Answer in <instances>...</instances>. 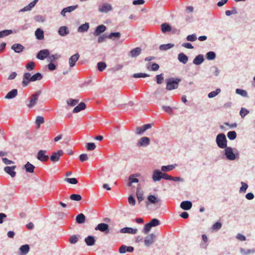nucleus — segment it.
Instances as JSON below:
<instances>
[{"mask_svg": "<svg viewBox=\"0 0 255 255\" xmlns=\"http://www.w3.org/2000/svg\"><path fill=\"white\" fill-rule=\"evenodd\" d=\"M11 49L16 53H20L24 49V47L20 44H14L11 46Z\"/></svg>", "mask_w": 255, "mask_h": 255, "instance_id": "393cba45", "label": "nucleus"}, {"mask_svg": "<svg viewBox=\"0 0 255 255\" xmlns=\"http://www.w3.org/2000/svg\"><path fill=\"white\" fill-rule=\"evenodd\" d=\"M89 28V24L88 23H85V24H82L80 25L78 29V31L79 32H84L87 31Z\"/></svg>", "mask_w": 255, "mask_h": 255, "instance_id": "473e14b6", "label": "nucleus"}, {"mask_svg": "<svg viewBox=\"0 0 255 255\" xmlns=\"http://www.w3.org/2000/svg\"><path fill=\"white\" fill-rule=\"evenodd\" d=\"M44 122V119L43 117L38 116L36 119L35 123L37 126V128H39L41 124Z\"/></svg>", "mask_w": 255, "mask_h": 255, "instance_id": "37998d69", "label": "nucleus"}, {"mask_svg": "<svg viewBox=\"0 0 255 255\" xmlns=\"http://www.w3.org/2000/svg\"><path fill=\"white\" fill-rule=\"evenodd\" d=\"M17 94V90L13 89L9 92L5 97V99H10L14 98Z\"/></svg>", "mask_w": 255, "mask_h": 255, "instance_id": "c756f323", "label": "nucleus"}, {"mask_svg": "<svg viewBox=\"0 0 255 255\" xmlns=\"http://www.w3.org/2000/svg\"><path fill=\"white\" fill-rule=\"evenodd\" d=\"M141 51V49L139 47H136L132 49L130 52L129 55L132 57H135L139 55Z\"/></svg>", "mask_w": 255, "mask_h": 255, "instance_id": "4be33fe9", "label": "nucleus"}, {"mask_svg": "<svg viewBox=\"0 0 255 255\" xmlns=\"http://www.w3.org/2000/svg\"><path fill=\"white\" fill-rule=\"evenodd\" d=\"M136 195L139 203L143 200V191L139 187H137L136 189Z\"/></svg>", "mask_w": 255, "mask_h": 255, "instance_id": "cd10ccee", "label": "nucleus"}, {"mask_svg": "<svg viewBox=\"0 0 255 255\" xmlns=\"http://www.w3.org/2000/svg\"><path fill=\"white\" fill-rule=\"evenodd\" d=\"M241 184H242V186L240 189V192L245 193V192H246V191L248 187V185L247 183H246L244 182H242Z\"/></svg>", "mask_w": 255, "mask_h": 255, "instance_id": "bf43d9fd", "label": "nucleus"}, {"mask_svg": "<svg viewBox=\"0 0 255 255\" xmlns=\"http://www.w3.org/2000/svg\"><path fill=\"white\" fill-rule=\"evenodd\" d=\"M156 82L158 84H160L162 83V82L163 81V79H164L163 74H161L160 75H156Z\"/></svg>", "mask_w": 255, "mask_h": 255, "instance_id": "052dcab7", "label": "nucleus"}, {"mask_svg": "<svg viewBox=\"0 0 255 255\" xmlns=\"http://www.w3.org/2000/svg\"><path fill=\"white\" fill-rule=\"evenodd\" d=\"M227 139L224 133L219 134L216 137V142L218 146L221 148H224L227 147Z\"/></svg>", "mask_w": 255, "mask_h": 255, "instance_id": "f03ea898", "label": "nucleus"}, {"mask_svg": "<svg viewBox=\"0 0 255 255\" xmlns=\"http://www.w3.org/2000/svg\"><path fill=\"white\" fill-rule=\"evenodd\" d=\"M35 66V64L34 62L31 61L28 62L26 65V68L28 71H31L34 69Z\"/></svg>", "mask_w": 255, "mask_h": 255, "instance_id": "8fccbe9b", "label": "nucleus"}, {"mask_svg": "<svg viewBox=\"0 0 255 255\" xmlns=\"http://www.w3.org/2000/svg\"><path fill=\"white\" fill-rule=\"evenodd\" d=\"M227 136L230 139L234 140L237 137V133L235 131H230L228 132Z\"/></svg>", "mask_w": 255, "mask_h": 255, "instance_id": "c03bdc74", "label": "nucleus"}, {"mask_svg": "<svg viewBox=\"0 0 255 255\" xmlns=\"http://www.w3.org/2000/svg\"><path fill=\"white\" fill-rule=\"evenodd\" d=\"M79 102V100L69 99L67 101V104L71 107H74Z\"/></svg>", "mask_w": 255, "mask_h": 255, "instance_id": "79ce46f5", "label": "nucleus"}, {"mask_svg": "<svg viewBox=\"0 0 255 255\" xmlns=\"http://www.w3.org/2000/svg\"><path fill=\"white\" fill-rule=\"evenodd\" d=\"M88 156L87 154L83 153L79 156V159L81 162H84L88 159Z\"/></svg>", "mask_w": 255, "mask_h": 255, "instance_id": "774afa93", "label": "nucleus"}, {"mask_svg": "<svg viewBox=\"0 0 255 255\" xmlns=\"http://www.w3.org/2000/svg\"><path fill=\"white\" fill-rule=\"evenodd\" d=\"M41 94V91L38 90L34 94L31 95V96L29 97V103L27 104V107L28 108H32L36 105L39 96Z\"/></svg>", "mask_w": 255, "mask_h": 255, "instance_id": "7ed1b4c3", "label": "nucleus"}, {"mask_svg": "<svg viewBox=\"0 0 255 255\" xmlns=\"http://www.w3.org/2000/svg\"><path fill=\"white\" fill-rule=\"evenodd\" d=\"M31 75L29 73H25L23 76V80L22 82V85L23 87H26L28 85L29 82L31 81Z\"/></svg>", "mask_w": 255, "mask_h": 255, "instance_id": "ddd939ff", "label": "nucleus"}, {"mask_svg": "<svg viewBox=\"0 0 255 255\" xmlns=\"http://www.w3.org/2000/svg\"><path fill=\"white\" fill-rule=\"evenodd\" d=\"M86 105L83 102H81L78 105H77L73 110V113H77L80 111L84 110L86 109Z\"/></svg>", "mask_w": 255, "mask_h": 255, "instance_id": "6ab92c4d", "label": "nucleus"}, {"mask_svg": "<svg viewBox=\"0 0 255 255\" xmlns=\"http://www.w3.org/2000/svg\"><path fill=\"white\" fill-rule=\"evenodd\" d=\"M186 39L189 41H194L197 39V36L195 34L189 35L187 36Z\"/></svg>", "mask_w": 255, "mask_h": 255, "instance_id": "0e129e2a", "label": "nucleus"}, {"mask_svg": "<svg viewBox=\"0 0 255 255\" xmlns=\"http://www.w3.org/2000/svg\"><path fill=\"white\" fill-rule=\"evenodd\" d=\"M70 198L71 200H74V201H80L82 199V197L80 195L75 194H72L70 196Z\"/></svg>", "mask_w": 255, "mask_h": 255, "instance_id": "13d9d810", "label": "nucleus"}, {"mask_svg": "<svg viewBox=\"0 0 255 255\" xmlns=\"http://www.w3.org/2000/svg\"><path fill=\"white\" fill-rule=\"evenodd\" d=\"M225 154L229 160H233L236 158V155L231 147H226L225 149Z\"/></svg>", "mask_w": 255, "mask_h": 255, "instance_id": "0eeeda50", "label": "nucleus"}, {"mask_svg": "<svg viewBox=\"0 0 255 255\" xmlns=\"http://www.w3.org/2000/svg\"><path fill=\"white\" fill-rule=\"evenodd\" d=\"M50 52L48 49H43L40 50L36 55V57L40 60H44L48 57Z\"/></svg>", "mask_w": 255, "mask_h": 255, "instance_id": "1a4fd4ad", "label": "nucleus"}, {"mask_svg": "<svg viewBox=\"0 0 255 255\" xmlns=\"http://www.w3.org/2000/svg\"><path fill=\"white\" fill-rule=\"evenodd\" d=\"M78 241V237L76 235H73L69 238V242L71 244H74Z\"/></svg>", "mask_w": 255, "mask_h": 255, "instance_id": "680f3d73", "label": "nucleus"}, {"mask_svg": "<svg viewBox=\"0 0 255 255\" xmlns=\"http://www.w3.org/2000/svg\"><path fill=\"white\" fill-rule=\"evenodd\" d=\"M38 0H34L33 1L30 2L28 5L25 6L22 9L20 10L21 11H26L30 10L32 8H33L36 3L38 2Z\"/></svg>", "mask_w": 255, "mask_h": 255, "instance_id": "b1692460", "label": "nucleus"}, {"mask_svg": "<svg viewBox=\"0 0 255 255\" xmlns=\"http://www.w3.org/2000/svg\"><path fill=\"white\" fill-rule=\"evenodd\" d=\"M134 251V248L131 246H127L126 245L121 246L119 251L121 254H124L126 252L132 253Z\"/></svg>", "mask_w": 255, "mask_h": 255, "instance_id": "9b49d317", "label": "nucleus"}, {"mask_svg": "<svg viewBox=\"0 0 255 255\" xmlns=\"http://www.w3.org/2000/svg\"><path fill=\"white\" fill-rule=\"evenodd\" d=\"M15 168V166H6L4 168V171L11 177H14L16 175V172L14 171Z\"/></svg>", "mask_w": 255, "mask_h": 255, "instance_id": "f8f14e48", "label": "nucleus"}, {"mask_svg": "<svg viewBox=\"0 0 255 255\" xmlns=\"http://www.w3.org/2000/svg\"><path fill=\"white\" fill-rule=\"evenodd\" d=\"M178 59L180 62L183 64H186L188 60V56L183 53H181L178 54Z\"/></svg>", "mask_w": 255, "mask_h": 255, "instance_id": "bb28decb", "label": "nucleus"}, {"mask_svg": "<svg viewBox=\"0 0 255 255\" xmlns=\"http://www.w3.org/2000/svg\"><path fill=\"white\" fill-rule=\"evenodd\" d=\"M35 34L38 39L41 40L44 38L43 31L40 28L36 30Z\"/></svg>", "mask_w": 255, "mask_h": 255, "instance_id": "4c0bfd02", "label": "nucleus"}, {"mask_svg": "<svg viewBox=\"0 0 255 255\" xmlns=\"http://www.w3.org/2000/svg\"><path fill=\"white\" fill-rule=\"evenodd\" d=\"M150 143V139L147 137H142L138 141V145L139 146H147Z\"/></svg>", "mask_w": 255, "mask_h": 255, "instance_id": "aec40b11", "label": "nucleus"}, {"mask_svg": "<svg viewBox=\"0 0 255 255\" xmlns=\"http://www.w3.org/2000/svg\"><path fill=\"white\" fill-rule=\"evenodd\" d=\"M174 168L173 165H169L167 166H162L161 167V170L163 172H167L172 170Z\"/></svg>", "mask_w": 255, "mask_h": 255, "instance_id": "de8ad7c7", "label": "nucleus"}, {"mask_svg": "<svg viewBox=\"0 0 255 255\" xmlns=\"http://www.w3.org/2000/svg\"><path fill=\"white\" fill-rule=\"evenodd\" d=\"M65 181H67V182L72 184H76L78 183L77 180L75 178H67L65 179Z\"/></svg>", "mask_w": 255, "mask_h": 255, "instance_id": "69168bd1", "label": "nucleus"}, {"mask_svg": "<svg viewBox=\"0 0 255 255\" xmlns=\"http://www.w3.org/2000/svg\"><path fill=\"white\" fill-rule=\"evenodd\" d=\"M204 57L202 55H198L193 60V63L196 65H200L204 61Z\"/></svg>", "mask_w": 255, "mask_h": 255, "instance_id": "2f4dec72", "label": "nucleus"}, {"mask_svg": "<svg viewBox=\"0 0 255 255\" xmlns=\"http://www.w3.org/2000/svg\"><path fill=\"white\" fill-rule=\"evenodd\" d=\"M147 200L148 202H146V205H147L148 203H149L157 206L158 207H159L161 206V199L155 195H149L147 197Z\"/></svg>", "mask_w": 255, "mask_h": 255, "instance_id": "20e7f679", "label": "nucleus"}, {"mask_svg": "<svg viewBox=\"0 0 255 255\" xmlns=\"http://www.w3.org/2000/svg\"><path fill=\"white\" fill-rule=\"evenodd\" d=\"M19 250L20 252V255H25L29 251V246L28 245H22L20 247Z\"/></svg>", "mask_w": 255, "mask_h": 255, "instance_id": "c85d7f7f", "label": "nucleus"}, {"mask_svg": "<svg viewBox=\"0 0 255 255\" xmlns=\"http://www.w3.org/2000/svg\"><path fill=\"white\" fill-rule=\"evenodd\" d=\"M96 147L95 144L93 142L87 143L86 146V148L88 151L94 150L96 148Z\"/></svg>", "mask_w": 255, "mask_h": 255, "instance_id": "a18cd8bd", "label": "nucleus"}, {"mask_svg": "<svg viewBox=\"0 0 255 255\" xmlns=\"http://www.w3.org/2000/svg\"><path fill=\"white\" fill-rule=\"evenodd\" d=\"M138 175L137 174H131L129 176L128 178V186H131L132 183H137L138 182V179L136 178Z\"/></svg>", "mask_w": 255, "mask_h": 255, "instance_id": "5701e85b", "label": "nucleus"}, {"mask_svg": "<svg viewBox=\"0 0 255 255\" xmlns=\"http://www.w3.org/2000/svg\"><path fill=\"white\" fill-rule=\"evenodd\" d=\"M12 31L11 30H4L0 31V38L4 36L8 35L12 33Z\"/></svg>", "mask_w": 255, "mask_h": 255, "instance_id": "09e8293b", "label": "nucleus"}, {"mask_svg": "<svg viewBox=\"0 0 255 255\" xmlns=\"http://www.w3.org/2000/svg\"><path fill=\"white\" fill-rule=\"evenodd\" d=\"M43 77L42 75L40 73H37L34 74L31 77V81L32 82L35 81L37 80H40Z\"/></svg>", "mask_w": 255, "mask_h": 255, "instance_id": "ea45409f", "label": "nucleus"}, {"mask_svg": "<svg viewBox=\"0 0 255 255\" xmlns=\"http://www.w3.org/2000/svg\"><path fill=\"white\" fill-rule=\"evenodd\" d=\"M106 30V27L104 25H100L96 27L94 31V34L96 36H98L101 33L104 32Z\"/></svg>", "mask_w": 255, "mask_h": 255, "instance_id": "f3484780", "label": "nucleus"}, {"mask_svg": "<svg viewBox=\"0 0 255 255\" xmlns=\"http://www.w3.org/2000/svg\"><path fill=\"white\" fill-rule=\"evenodd\" d=\"M149 75L145 74V73H135L133 75L132 77L135 78H145L149 77Z\"/></svg>", "mask_w": 255, "mask_h": 255, "instance_id": "5fc2aeb1", "label": "nucleus"}, {"mask_svg": "<svg viewBox=\"0 0 255 255\" xmlns=\"http://www.w3.org/2000/svg\"><path fill=\"white\" fill-rule=\"evenodd\" d=\"M237 94H239L243 97H246L248 96V93L246 91L240 89H237L236 90Z\"/></svg>", "mask_w": 255, "mask_h": 255, "instance_id": "603ef678", "label": "nucleus"}, {"mask_svg": "<svg viewBox=\"0 0 255 255\" xmlns=\"http://www.w3.org/2000/svg\"><path fill=\"white\" fill-rule=\"evenodd\" d=\"M112 10V5L107 3H104L99 6V10L101 12H108Z\"/></svg>", "mask_w": 255, "mask_h": 255, "instance_id": "9d476101", "label": "nucleus"}, {"mask_svg": "<svg viewBox=\"0 0 255 255\" xmlns=\"http://www.w3.org/2000/svg\"><path fill=\"white\" fill-rule=\"evenodd\" d=\"M46 152L47 151L46 150H39L37 155V159L42 162L47 161L49 159V156L46 154Z\"/></svg>", "mask_w": 255, "mask_h": 255, "instance_id": "6e6552de", "label": "nucleus"}, {"mask_svg": "<svg viewBox=\"0 0 255 255\" xmlns=\"http://www.w3.org/2000/svg\"><path fill=\"white\" fill-rule=\"evenodd\" d=\"M98 70L103 71L107 67V65L105 62H100L97 64Z\"/></svg>", "mask_w": 255, "mask_h": 255, "instance_id": "49530a36", "label": "nucleus"}, {"mask_svg": "<svg viewBox=\"0 0 255 255\" xmlns=\"http://www.w3.org/2000/svg\"><path fill=\"white\" fill-rule=\"evenodd\" d=\"M121 37V33L120 32H112L108 36V38L111 39H119Z\"/></svg>", "mask_w": 255, "mask_h": 255, "instance_id": "58836bf2", "label": "nucleus"}, {"mask_svg": "<svg viewBox=\"0 0 255 255\" xmlns=\"http://www.w3.org/2000/svg\"><path fill=\"white\" fill-rule=\"evenodd\" d=\"M192 204L190 201H183L180 204V207L185 210H188L192 207Z\"/></svg>", "mask_w": 255, "mask_h": 255, "instance_id": "a211bd4d", "label": "nucleus"}, {"mask_svg": "<svg viewBox=\"0 0 255 255\" xmlns=\"http://www.w3.org/2000/svg\"><path fill=\"white\" fill-rule=\"evenodd\" d=\"M64 154V152L62 150L60 149L56 152L52 153L50 157V160L53 162H56L59 160L60 157Z\"/></svg>", "mask_w": 255, "mask_h": 255, "instance_id": "39448f33", "label": "nucleus"}, {"mask_svg": "<svg viewBox=\"0 0 255 255\" xmlns=\"http://www.w3.org/2000/svg\"><path fill=\"white\" fill-rule=\"evenodd\" d=\"M60 57H61L60 55H59L58 54H53V55H49L47 57L48 58L47 60H48V61H49L50 62H54L56 60L60 58Z\"/></svg>", "mask_w": 255, "mask_h": 255, "instance_id": "72a5a7b5", "label": "nucleus"}, {"mask_svg": "<svg viewBox=\"0 0 255 255\" xmlns=\"http://www.w3.org/2000/svg\"><path fill=\"white\" fill-rule=\"evenodd\" d=\"M85 216L82 213L78 214L76 218V221L78 224L84 223L85 221Z\"/></svg>", "mask_w": 255, "mask_h": 255, "instance_id": "f704fd0d", "label": "nucleus"}, {"mask_svg": "<svg viewBox=\"0 0 255 255\" xmlns=\"http://www.w3.org/2000/svg\"><path fill=\"white\" fill-rule=\"evenodd\" d=\"M181 81L179 78L174 79L173 78L166 79V90L170 91L177 89L179 85V83Z\"/></svg>", "mask_w": 255, "mask_h": 255, "instance_id": "f257e3e1", "label": "nucleus"}, {"mask_svg": "<svg viewBox=\"0 0 255 255\" xmlns=\"http://www.w3.org/2000/svg\"><path fill=\"white\" fill-rule=\"evenodd\" d=\"M174 46V44L169 43L167 44H162L159 46V49L160 50H167L169 49L172 48Z\"/></svg>", "mask_w": 255, "mask_h": 255, "instance_id": "a19ab883", "label": "nucleus"}, {"mask_svg": "<svg viewBox=\"0 0 255 255\" xmlns=\"http://www.w3.org/2000/svg\"><path fill=\"white\" fill-rule=\"evenodd\" d=\"M78 7V5H73L68 6L67 7L64 8L67 12H70L75 9H76Z\"/></svg>", "mask_w": 255, "mask_h": 255, "instance_id": "338daca9", "label": "nucleus"}, {"mask_svg": "<svg viewBox=\"0 0 255 255\" xmlns=\"http://www.w3.org/2000/svg\"><path fill=\"white\" fill-rule=\"evenodd\" d=\"M249 113V111L243 108H242L240 112V115L241 116L242 118H244V117Z\"/></svg>", "mask_w": 255, "mask_h": 255, "instance_id": "4d7b16f0", "label": "nucleus"}, {"mask_svg": "<svg viewBox=\"0 0 255 255\" xmlns=\"http://www.w3.org/2000/svg\"><path fill=\"white\" fill-rule=\"evenodd\" d=\"M25 168L26 171L27 172L29 173H33L34 172V169L35 168V167L34 165L30 163L29 162H27L26 164L25 165Z\"/></svg>", "mask_w": 255, "mask_h": 255, "instance_id": "e433bc0d", "label": "nucleus"}, {"mask_svg": "<svg viewBox=\"0 0 255 255\" xmlns=\"http://www.w3.org/2000/svg\"><path fill=\"white\" fill-rule=\"evenodd\" d=\"M221 92V90L220 89H217L216 91H212L209 93L208 97L210 98H213L217 96L219 93Z\"/></svg>", "mask_w": 255, "mask_h": 255, "instance_id": "864d4df0", "label": "nucleus"}, {"mask_svg": "<svg viewBox=\"0 0 255 255\" xmlns=\"http://www.w3.org/2000/svg\"><path fill=\"white\" fill-rule=\"evenodd\" d=\"M216 57L215 53L213 51L208 52L206 54V58L208 60H213Z\"/></svg>", "mask_w": 255, "mask_h": 255, "instance_id": "3c124183", "label": "nucleus"}, {"mask_svg": "<svg viewBox=\"0 0 255 255\" xmlns=\"http://www.w3.org/2000/svg\"><path fill=\"white\" fill-rule=\"evenodd\" d=\"M161 28L163 33L169 32L171 30V27L167 23H162L161 25Z\"/></svg>", "mask_w": 255, "mask_h": 255, "instance_id": "7c9ffc66", "label": "nucleus"}, {"mask_svg": "<svg viewBox=\"0 0 255 255\" xmlns=\"http://www.w3.org/2000/svg\"><path fill=\"white\" fill-rule=\"evenodd\" d=\"M108 229L109 226L108 224L105 223H100L97 226L95 229V230H99L103 232L107 231V233H108V231H107L108 230Z\"/></svg>", "mask_w": 255, "mask_h": 255, "instance_id": "dca6fc26", "label": "nucleus"}, {"mask_svg": "<svg viewBox=\"0 0 255 255\" xmlns=\"http://www.w3.org/2000/svg\"><path fill=\"white\" fill-rule=\"evenodd\" d=\"M156 235L154 234H151L147 236L144 240V243L145 246L149 247L152 245L155 241Z\"/></svg>", "mask_w": 255, "mask_h": 255, "instance_id": "423d86ee", "label": "nucleus"}, {"mask_svg": "<svg viewBox=\"0 0 255 255\" xmlns=\"http://www.w3.org/2000/svg\"><path fill=\"white\" fill-rule=\"evenodd\" d=\"M222 227V224L219 222H217L212 226V229L214 230H218Z\"/></svg>", "mask_w": 255, "mask_h": 255, "instance_id": "e2e57ef3", "label": "nucleus"}, {"mask_svg": "<svg viewBox=\"0 0 255 255\" xmlns=\"http://www.w3.org/2000/svg\"><path fill=\"white\" fill-rule=\"evenodd\" d=\"M137 229H133L131 228L125 227L122 228L120 230V232L122 233H128L131 234H135L137 233Z\"/></svg>", "mask_w": 255, "mask_h": 255, "instance_id": "412c9836", "label": "nucleus"}, {"mask_svg": "<svg viewBox=\"0 0 255 255\" xmlns=\"http://www.w3.org/2000/svg\"><path fill=\"white\" fill-rule=\"evenodd\" d=\"M58 33H59V35H60L61 36H64L68 34L69 30L67 27L62 26V27H60L59 31H58Z\"/></svg>", "mask_w": 255, "mask_h": 255, "instance_id": "c9c22d12", "label": "nucleus"}, {"mask_svg": "<svg viewBox=\"0 0 255 255\" xmlns=\"http://www.w3.org/2000/svg\"><path fill=\"white\" fill-rule=\"evenodd\" d=\"M80 57L79 54L77 53L74 55H72L70 58L69 60V65L70 67H72L75 66L76 62L79 59Z\"/></svg>", "mask_w": 255, "mask_h": 255, "instance_id": "2eb2a0df", "label": "nucleus"}, {"mask_svg": "<svg viewBox=\"0 0 255 255\" xmlns=\"http://www.w3.org/2000/svg\"><path fill=\"white\" fill-rule=\"evenodd\" d=\"M149 224L151 225L152 227H156L160 224V222L158 220L156 219H153L150 221Z\"/></svg>", "mask_w": 255, "mask_h": 255, "instance_id": "6e6d98bb", "label": "nucleus"}, {"mask_svg": "<svg viewBox=\"0 0 255 255\" xmlns=\"http://www.w3.org/2000/svg\"><path fill=\"white\" fill-rule=\"evenodd\" d=\"M163 173L159 170H155L154 171L152 175V179L154 181H159L162 178Z\"/></svg>", "mask_w": 255, "mask_h": 255, "instance_id": "4468645a", "label": "nucleus"}, {"mask_svg": "<svg viewBox=\"0 0 255 255\" xmlns=\"http://www.w3.org/2000/svg\"><path fill=\"white\" fill-rule=\"evenodd\" d=\"M85 242L87 245L92 246L95 244L96 241L94 237L89 236L85 238Z\"/></svg>", "mask_w": 255, "mask_h": 255, "instance_id": "a878e982", "label": "nucleus"}]
</instances>
